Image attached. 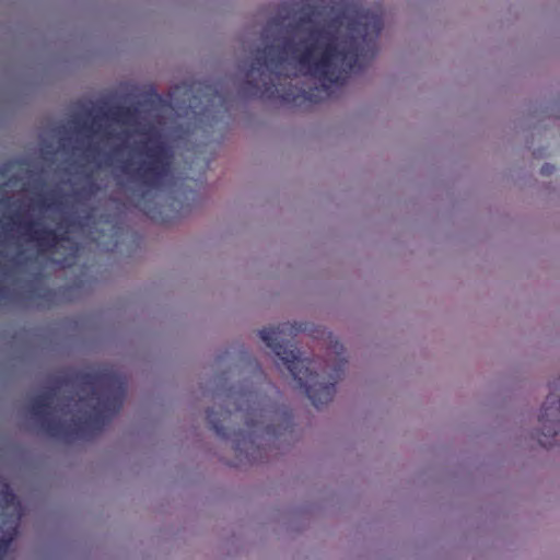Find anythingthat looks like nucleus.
<instances>
[{
  "label": "nucleus",
  "instance_id": "f257e3e1",
  "mask_svg": "<svg viewBox=\"0 0 560 560\" xmlns=\"http://www.w3.org/2000/svg\"><path fill=\"white\" fill-rule=\"evenodd\" d=\"M382 28L380 10H347L311 28L300 45L285 39L282 46L258 49L240 93L293 105L318 103L331 85H342L351 71L374 58Z\"/></svg>",
  "mask_w": 560,
  "mask_h": 560
},
{
  "label": "nucleus",
  "instance_id": "f03ea898",
  "mask_svg": "<svg viewBox=\"0 0 560 560\" xmlns=\"http://www.w3.org/2000/svg\"><path fill=\"white\" fill-rule=\"evenodd\" d=\"M75 383L81 393L91 394L96 400L90 406L86 397H80L77 406L89 407V410L70 422H65L50 416L49 410L55 396L52 389L36 395L30 406L31 413L39 421L43 431L50 438L71 442L85 438L89 433L101 431L110 417L119 412L126 395V378L113 368H102L94 372H80Z\"/></svg>",
  "mask_w": 560,
  "mask_h": 560
},
{
  "label": "nucleus",
  "instance_id": "7ed1b4c3",
  "mask_svg": "<svg viewBox=\"0 0 560 560\" xmlns=\"http://www.w3.org/2000/svg\"><path fill=\"white\" fill-rule=\"evenodd\" d=\"M288 328V324L277 327H267L259 331L260 338L271 348L275 354L282 361L296 381L300 388H303L312 404L319 408L328 404L335 395V385L343 373L347 361L341 358L338 364L328 374L329 381L319 382V374L313 371L315 362L307 358L300 357L299 349L289 342H282L280 335Z\"/></svg>",
  "mask_w": 560,
  "mask_h": 560
},
{
  "label": "nucleus",
  "instance_id": "20e7f679",
  "mask_svg": "<svg viewBox=\"0 0 560 560\" xmlns=\"http://www.w3.org/2000/svg\"><path fill=\"white\" fill-rule=\"evenodd\" d=\"M133 152L140 159H126L118 168L130 183L140 188L141 198L145 199L151 192L160 190L171 175L174 152L159 132L140 140Z\"/></svg>",
  "mask_w": 560,
  "mask_h": 560
},
{
  "label": "nucleus",
  "instance_id": "39448f33",
  "mask_svg": "<svg viewBox=\"0 0 560 560\" xmlns=\"http://www.w3.org/2000/svg\"><path fill=\"white\" fill-rule=\"evenodd\" d=\"M229 399H233L235 411L243 412L249 435L262 431L267 434L277 435L278 431L273 425L267 424L266 420L271 418L272 410L266 401V398L254 389L241 388L240 390L230 389Z\"/></svg>",
  "mask_w": 560,
  "mask_h": 560
},
{
  "label": "nucleus",
  "instance_id": "423d86ee",
  "mask_svg": "<svg viewBox=\"0 0 560 560\" xmlns=\"http://www.w3.org/2000/svg\"><path fill=\"white\" fill-rule=\"evenodd\" d=\"M22 236L36 245L39 254H54L61 243L69 241L68 229L60 231L62 222L56 229L47 228L38 221H15Z\"/></svg>",
  "mask_w": 560,
  "mask_h": 560
},
{
  "label": "nucleus",
  "instance_id": "0eeeda50",
  "mask_svg": "<svg viewBox=\"0 0 560 560\" xmlns=\"http://www.w3.org/2000/svg\"><path fill=\"white\" fill-rule=\"evenodd\" d=\"M539 422L542 425L544 438L553 439L557 435L560 424V397L555 392H551L542 404Z\"/></svg>",
  "mask_w": 560,
  "mask_h": 560
},
{
  "label": "nucleus",
  "instance_id": "6e6552de",
  "mask_svg": "<svg viewBox=\"0 0 560 560\" xmlns=\"http://www.w3.org/2000/svg\"><path fill=\"white\" fill-rule=\"evenodd\" d=\"M232 411L229 409L223 410L220 408V411H214L213 409L207 410V420L211 427V429L222 439H231L233 441V448L236 452H243L242 443L245 441V433L243 431L240 432H231L228 427L223 423L231 418Z\"/></svg>",
  "mask_w": 560,
  "mask_h": 560
},
{
  "label": "nucleus",
  "instance_id": "1a4fd4ad",
  "mask_svg": "<svg viewBox=\"0 0 560 560\" xmlns=\"http://www.w3.org/2000/svg\"><path fill=\"white\" fill-rule=\"evenodd\" d=\"M136 115V107L117 106L110 109L106 116L117 121H128L132 119ZM104 116L105 115L96 114L92 117V120L90 122L88 120H78L77 124L80 130L95 132L96 129L94 127L98 126V120Z\"/></svg>",
  "mask_w": 560,
  "mask_h": 560
},
{
  "label": "nucleus",
  "instance_id": "9d476101",
  "mask_svg": "<svg viewBox=\"0 0 560 560\" xmlns=\"http://www.w3.org/2000/svg\"><path fill=\"white\" fill-rule=\"evenodd\" d=\"M0 499L4 506H7V508L12 506V508H14V510H16V522H19V520L21 517L20 502H19L16 495L14 494V492L9 487V485L4 483L2 486V489L0 492Z\"/></svg>",
  "mask_w": 560,
  "mask_h": 560
},
{
  "label": "nucleus",
  "instance_id": "9b49d317",
  "mask_svg": "<svg viewBox=\"0 0 560 560\" xmlns=\"http://www.w3.org/2000/svg\"><path fill=\"white\" fill-rule=\"evenodd\" d=\"M140 209L151 220L162 221L161 211L158 206L151 207L149 203L144 202L143 206L140 207Z\"/></svg>",
  "mask_w": 560,
  "mask_h": 560
},
{
  "label": "nucleus",
  "instance_id": "f8f14e48",
  "mask_svg": "<svg viewBox=\"0 0 560 560\" xmlns=\"http://www.w3.org/2000/svg\"><path fill=\"white\" fill-rule=\"evenodd\" d=\"M36 205L40 209L49 210V209H58L61 202L58 200H49V198H40L36 201Z\"/></svg>",
  "mask_w": 560,
  "mask_h": 560
},
{
  "label": "nucleus",
  "instance_id": "ddd939ff",
  "mask_svg": "<svg viewBox=\"0 0 560 560\" xmlns=\"http://www.w3.org/2000/svg\"><path fill=\"white\" fill-rule=\"evenodd\" d=\"M16 527H18V522L15 523L13 532L11 534H9L8 537L0 538V549H1V551H5L9 548L10 544L13 540L14 535L16 534Z\"/></svg>",
  "mask_w": 560,
  "mask_h": 560
},
{
  "label": "nucleus",
  "instance_id": "4468645a",
  "mask_svg": "<svg viewBox=\"0 0 560 560\" xmlns=\"http://www.w3.org/2000/svg\"><path fill=\"white\" fill-rule=\"evenodd\" d=\"M553 168H555V167H553L552 165H550V164L546 163V164H544V165L541 166L540 173H541L542 175H546V176H547V175H550V174L553 172Z\"/></svg>",
  "mask_w": 560,
  "mask_h": 560
},
{
  "label": "nucleus",
  "instance_id": "2eb2a0df",
  "mask_svg": "<svg viewBox=\"0 0 560 560\" xmlns=\"http://www.w3.org/2000/svg\"><path fill=\"white\" fill-rule=\"evenodd\" d=\"M311 22V16L310 15H303L300 18L298 24H296V27H300L301 25L303 24H306V23H310Z\"/></svg>",
  "mask_w": 560,
  "mask_h": 560
},
{
  "label": "nucleus",
  "instance_id": "dca6fc26",
  "mask_svg": "<svg viewBox=\"0 0 560 560\" xmlns=\"http://www.w3.org/2000/svg\"><path fill=\"white\" fill-rule=\"evenodd\" d=\"M334 349H335V352L337 355L342 354L345 351L343 346L341 343H339L338 341L335 342Z\"/></svg>",
  "mask_w": 560,
  "mask_h": 560
},
{
  "label": "nucleus",
  "instance_id": "f3484780",
  "mask_svg": "<svg viewBox=\"0 0 560 560\" xmlns=\"http://www.w3.org/2000/svg\"><path fill=\"white\" fill-rule=\"evenodd\" d=\"M539 444H541L544 447H547V446H550L551 445V442L549 441H544L542 439L539 438Z\"/></svg>",
  "mask_w": 560,
  "mask_h": 560
},
{
  "label": "nucleus",
  "instance_id": "a211bd4d",
  "mask_svg": "<svg viewBox=\"0 0 560 560\" xmlns=\"http://www.w3.org/2000/svg\"><path fill=\"white\" fill-rule=\"evenodd\" d=\"M51 294V291L50 290H45L44 294H43V298H46V295H50Z\"/></svg>",
  "mask_w": 560,
  "mask_h": 560
},
{
  "label": "nucleus",
  "instance_id": "6ab92c4d",
  "mask_svg": "<svg viewBox=\"0 0 560 560\" xmlns=\"http://www.w3.org/2000/svg\"><path fill=\"white\" fill-rule=\"evenodd\" d=\"M70 225H71V223L66 221V226L69 228Z\"/></svg>",
  "mask_w": 560,
  "mask_h": 560
},
{
  "label": "nucleus",
  "instance_id": "aec40b11",
  "mask_svg": "<svg viewBox=\"0 0 560 560\" xmlns=\"http://www.w3.org/2000/svg\"><path fill=\"white\" fill-rule=\"evenodd\" d=\"M0 560H3V556L2 555H0Z\"/></svg>",
  "mask_w": 560,
  "mask_h": 560
}]
</instances>
